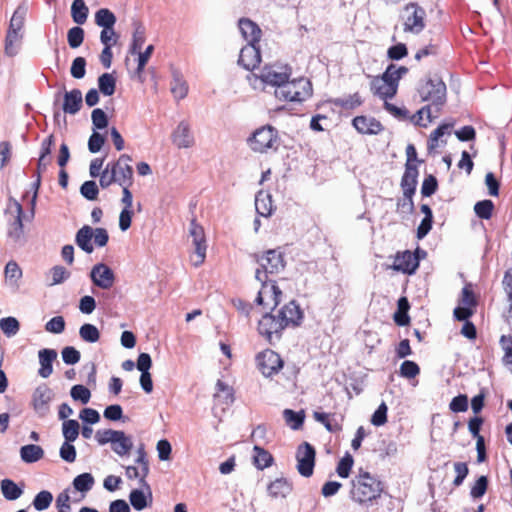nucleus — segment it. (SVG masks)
Masks as SVG:
<instances>
[{
	"label": "nucleus",
	"mask_w": 512,
	"mask_h": 512,
	"mask_svg": "<svg viewBox=\"0 0 512 512\" xmlns=\"http://www.w3.org/2000/svg\"><path fill=\"white\" fill-rule=\"evenodd\" d=\"M67 40L71 48H78L84 41V30L79 26L72 27L68 30Z\"/></svg>",
	"instance_id": "obj_53"
},
{
	"label": "nucleus",
	"mask_w": 512,
	"mask_h": 512,
	"mask_svg": "<svg viewBox=\"0 0 512 512\" xmlns=\"http://www.w3.org/2000/svg\"><path fill=\"white\" fill-rule=\"evenodd\" d=\"M21 35L19 31H15L14 29H8L6 38H5V54L13 57L18 53L19 46L17 43L20 41Z\"/></svg>",
	"instance_id": "obj_42"
},
{
	"label": "nucleus",
	"mask_w": 512,
	"mask_h": 512,
	"mask_svg": "<svg viewBox=\"0 0 512 512\" xmlns=\"http://www.w3.org/2000/svg\"><path fill=\"white\" fill-rule=\"evenodd\" d=\"M171 140L179 149H187L194 146L195 138L191 131L190 123L186 120L180 121L171 134Z\"/></svg>",
	"instance_id": "obj_17"
},
{
	"label": "nucleus",
	"mask_w": 512,
	"mask_h": 512,
	"mask_svg": "<svg viewBox=\"0 0 512 512\" xmlns=\"http://www.w3.org/2000/svg\"><path fill=\"white\" fill-rule=\"evenodd\" d=\"M79 336L87 343H95L100 339V331L95 325L85 323L79 329Z\"/></svg>",
	"instance_id": "obj_45"
},
{
	"label": "nucleus",
	"mask_w": 512,
	"mask_h": 512,
	"mask_svg": "<svg viewBox=\"0 0 512 512\" xmlns=\"http://www.w3.org/2000/svg\"><path fill=\"white\" fill-rule=\"evenodd\" d=\"M52 399V390L46 385L39 386L33 393V407L34 409L44 414L48 410V403Z\"/></svg>",
	"instance_id": "obj_26"
},
{
	"label": "nucleus",
	"mask_w": 512,
	"mask_h": 512,
	"mask_svg": "<svg viewBox=\"0 0 512 512\" xmlns=\"http://www.w3.org/2000/svg\"><path fill=\"white\" fill-rule=\"evenodd\" d=\"M353 126L362 134H378L382 130V125L374 118L357 116L353 119Z\"/></svg>",
	"instance_id": "obj_27"
},
{
	"label": "nucleus",
	"mask_w": 512,
	"mask_h": 512,
	"mask_svg": "<svg viewBox=\"0 0 512 512\" xmlns=\"http://www.w3.org/2000/svg\"><path fill=\"white\" fill-rule=\"evenodd\" d=\"M189 234L192 237V242L195 247V260L193 259L194 266L201 265L206 257V241L204 229L202 226L196 223L195 220H192L190 223Z\"/></svg>",
	"instance_id": "obj_15"
},
{
	"label": "nucleus",
	"mask_w": 512,
	"mask_h": 512,
	"mask_svg": "<svg viewBox=\"0 0 512 512\" xmlns=\"http://www.w3.org/2000/svg\"><path fill=\"white\" fill-rule=\"evenodd\" d=\"M8 211L15 213L14 220L9 224L8 237L16 243L22 242L24 238L22 205L16 199L10 198Z\"/></svg>",
	"instance_id": "obj_14"
},
{
	"label": "nucleus",
	"mask_w": 512,
	"mask_h": 512,
	"mask_svg": "<svg viewBox=\"0 0 512 512\" xmlns=\"http://www.w3.org/2000/svg\"><path fill=\"white\" fill-rule=\"evenodd\" d=\"M419 267V259L411 251L398 252L392 268L404 274L412 275Z\"/></svg>",
	"instance_id": "obj_19"
},
{
	"label": "nucleus",
	"mask_w": 512,
	"mask_h": 512,
	"mask_svg": "<svg viewBox=\"0 0 512 512\" xmlns=\"http://www.w3.org/2000/svg\"><path fill=\"white\" fill-rule=\"evenodd\" d=\"M82 103V92L79 89L66 91L63 96L62 109L64 113L74 115L80 111Z\"/></svg>",
	"instance_id": "obj_24"
},
{
	"label": "nucleus",
	"mask_w": 512,
	"mask_h": 512,
	"mask_svg": "<svg viewBox=\"0 0 512 512\" xmlns=\"http://www.w3.org/2000/svg\"><path fill=\"white\" fill-rule=\"evenodd\" d=\"M503 289L507 295L509 302V317L512 319V269L509 268L503 276L502 280Z\"/></svg>",
	"instance_id": "obj_58"
},
{
	"label": "nucleus",
	"mask_w": 512,
	"mask_h": 512,
	"mask_svg": "<svg viewBox=\"0 0 512 512\" xmlns=\"http://www.w3.org/2000/svg\"><path fill=\"white\" fill-rule=\"evenodd\" d=\"M133 448L132 437L118 430L111 443L112 451L120 457L128 456Z\"/></svg>",
	"instance_id": "obj_25"
},
{
	"label": "nucleus",
	"mask_w": 512,
	"mask_h": 512,
	"mask_svg": "<svg viewBox=\"0 0 512 512\" xmlns=\"http://www.w3.org/2000/svg\"><path fill=\"white\" fill-rule=\"evenodd\" d=\"M81 195L89 201L96 200L99 194V189L95 181H85L80 187Z\"/></svg>",
	"instance_id": "obj_54"
},
{
	"label": "nucleus",
	"mask_w": 512,
	"mask_h": 512,
	"mask_svg": "<svg viewBox=\"0 0 512 512\" xmlns=\"http://www.w3.org/2000/svg\"><path fill=\"white\" fill-rule=\"evenodd\" d=\"M71 497L69 490L66 489L58 494L56 498V508L58 512H70L71 510Z\"/></svg>",
	"instance_id": "obj_64"
},
{
	"label": "nucleus",
	"mask_w": 512,
	"mask_h": 512,
	"mask_svg": "<svg viewBox=\"0 0 512 512\" xmlns=\"http://www.w3.org/2000/svg\"><path fill=\"white\" fill-rule=\"evenodd\" d=\"M150 471L149 465H129L125 467V475L128 479H138L139 485L141 487H146L148 491H150V487L146 482V477L148 476ZM149 497H151V492H149Z\"/></svg>",
	"instance_id": "obj_28"
},
{
	"label": "nucleus",
	"mask_w": 512,
	"mask_h": 512,
	"mask_svg": "<svg viewBox=\"0 0 512 512\" xmlns=\"http://www.w3.org/2000/svg\"><path fill=\"white\" fill-rule=\"evenodd\" d=\"M290 74L291 68L288 65L274 64L265 66L261 70L259 78L263 83L279 88V85L289 79Z\"/></svg>",
	"instance_id": "obj_13"
},
{
	"label": "nucleus",
	"mask_w": 512,
	"mask_h": 512,
	"mask_svg": "<svg viewBox=\"0 0 512 512\" xmlns=\"http://www.w3.org/2000/svg\"><path fill=\"white\" fill-rule=\"evenodd\" d=\"M426 11L417 3L410 2L405 5L401 14L404 31L419 34L425 28Z\"/></svg>",
	"instance_id": "obj_7"
},
{
	"label": "nucleus",
	"mask_w": 512,
	"mask_h": 512,
	"mask_svg": "<svg viewBox=\"0 0 512 512\" xmlns=\"http://www.w3.org/2000/svg\"><path fill=\"white\" fill-rule=\"evenodd\" d=\"M259 282L262 284V287L256 297V303L258 305H266L267 307H271L273 310L276 309L281 301L282 291L272 279Z\"/></svg>",
	"instance_id": "obj_12"
},
{
	"label": "nucleus",
	"mask_w": 512,
	"mask_h": 512,
	"mask_svg": "<svg viewBox=\"0 0 512 512\" xmlns=\"http://www.w3.org/2000/svg\"><path fill=\"white\" fill-rule=\"evenodd\" d=\"M53 501V495L47 490L40 491L33 499V506L37 511L49 508Z\"/></svg>",
	"instance_id": "obj_51"
},
{
	"label": "nucleus",
	"mask_w": 512,
	"mask_h": 512,
	"mask_svg": "<svg viewBox=\"0 0 512 512\" xmlns=\"http://www.w3.org/2000/svg\"><path fill=\"white\" fill-rule=\"evenodd\" d=\"M129 500L132 507L137 511H141L148 506L147 496L141 489H133L130 492Z\"/></svg>",
	"instance_id": "obj_50"
},
{
	"label": "nucleus",
	"mask_w": 512,
	"mask_h": 512,
	"mask_svg": "<svg viewBox=\"0 0 512 512\" xmlns=\"http://www.w3.org/2000/svg\"><path fill=\"white\" fill-rule=\"evenodd\" d=\"M418 169L415 164H405V171L401 179L403 194L414 195L417 186Z\"/></svg>",
	"instance_id": "obj_23"
},
{
	"label": "nucleus",
	"mask_w": 512,
	"mask_h": 512,
	"mask_svg": "<svg viewBox=\"0 0 512 512\" xmlns=\"http://www.w3.org/2000/svg\"><path fill=\"white\" fill-rule=\"evenodd\" d=\"M453 123H443L439 125L431 134L428 139L427 147L429 151L434 150L438 147L439 139L445 134L450 133V129L453 127Z\"/></svg>",
	"instance_id": "obj_43"
},
{
	"label": "nucleus",
	"mask_w": 512,
	"mask_h": 512,
	"mask_svg": "<svg viewBox=\"0 0 512 512\" xmlns=\"http://www.w3.org/2000/svg\"><path fill=\"white\" fill-rule=\"evenodd\" d=\"M248 141L253 151L265 152L267 149L275 147L277 130L269 125L261 127L252 134Z\"/></svg>",
	"instance_id": "obj_8"
},
{
	"label": "nucleus",
	"mask_w": 512,
	"mask_h": 512,
	"mask_svg": "<svg viewBox=\"0 0 512 512\" xmlns=\"http://www.w3.org/2000/svg\"><path fill=\"white\" fill-rule=\"evenodd\" d=\"M70 395L75 401H80L82 404H87L91 398L90 390L84 385H74L70 390Z\"/></svg>",
	"instance_id": "obj_52"
},
{
	"label": "nucleus",
	"mask_w": 512,
	"mask_h": 512,
	"mask_svg": "<svg viewBox=\"0 0 512 512\" xmlns=\"http://www.w3.org/2000/svg\"><path fill=\"white\" fill-rule=\"evenodd\" d=\"M351 498L359 503L375 500L383 490L381 482L368 472L361 473L351 482Z\"/></svg>",
	"instance_id": "obj_2"
},
{
	"label": "nucleus",
	"mask_w": 512,
	"mask_h": 512,
	"mask_svg": "<svg viewBox=\"0 0 512 512\" xmlns=\"http://www.w3.org/2000/svg\"><path fill=\"white\" fill-rule=\"evenodd\" d=\"M259 267L255 271L257 281H268L269 276L276 275L284 270L285 261L281 251L271 249L262 255H254Z\"/></svg>",
	"instance_id": "obj_3"
},
{
	"label": "nucleus",
	"mask_w": 512,
	"mask_h": 512,
	"mask_svg": "<svg viewBox=\"0 0 512 512\" xmlns=\"http://www.w3.org/2000/svg\"><path fill=\"white\" fill-rule=\"evenodd\" d=\"M259 370L265 377H272L283 367V360L280 355L271 349H266L256 356Z\"/></svg>",
	"instance_id": "obj_10"
},
{
	"label": "nucleus",
	"mask_w": 512,
	"mask_h": 512,
	"mask_svg": "<svg viewBox=\"0 0 512 512\" xmlns=\"http://www.w3.org/2000/svg\"><path fill=\"white\" fill-rule=\"evenodd\" d=\"M487 476H480L471 488L470 494L474 499H479L484 496L488 488Z\"/></svg>",
	"instance_id": "obj_56"
},
{
	"label": "nucleus",
	"mask_w": 512,
	"mask_h": 512,
	"mask_svg": "<svg viewBox=\"0 0 512 512\" xmlns=\"http://www.w3.org/2000/svg\"><path fill=\"white\" fill-rule=\"evenodd\" d=\"M333 103L342 109L351 110L362 104V99L359 93H354L352 95L344 96L341 98H336Z\"/></svg>",
	"instance_id": "obj_46"
},
{
	"label": "nucleus",
	"mask_w": 512,
	"mask_h": 512,
	"mask_svg": "<svg viewBox=\"0 0 512 512\" xmlns=\"http://www.w3.org/2000/svg\"><path fill=\"white\" fill-rule=\"evenodd\" d=\"M40 368L38 375L42 378H48L53 372V362L57 358V352L51 348H43L38 352Z\"/></svg>",
	"instance_id": "obj_22"
},
{
	"label": "nucleus",
	"mask_w": 512,
	"mask_h": 512,
	"mask_svg": "<svg viewBox=\"0 0 512 512\" xmlns=\"http://www.w3.org/2000/svg\"><path fill=\"white\" fill-rule=\"evenodd\" d=\"M315 448L308 442H303L297 448V470L303 477H310L315 466Z\"/></svg>",
	"instance_id": "obj_11"
},
{
	"label": "nucleus",
	"mask_w": 512,
	"mask_h": 512,
	"mask_svg": "<svg viewBox=\"0 0 512 512\" xmlns=\"http://www.w3.org/2000/svg\"><path fill=\"white\" fill-rule=\"evenodd\" d=\"M92 239L97 247L106 246L109 240L107 230L105 228H92L89 225H84L75 235L76 245L88 254H91L94 250Z\"/></svg>",
	"instance_id": "obj_5"
},
{
	"label": "nucleus",
	"mask_w": 512,
	"mask_h": 512,
	"mask_svg": "<svg viewBox=\"0 0 512 512\" xmlns=\"http://www.w3.org/2000/svg\"><path fill=\"white\" fill-rule=\"evenodd\" d=\"M283 417L287 425L293 430H298L301 428L305 420V414L302 410L296 412L291 409H285L283 411Z\"/></svg>",
	"instance_id": "obj_41"
},
{
	"label": "nucleus",
	"mask_w": 512,
	"mask_h": 512,
	"mask_svg": "<svg viewBox=\"0 0 512 512\" xmlns=\"http://www.w3.org/2000/svg\"><path fill=\"white\" fill-rule=\"evenodd\" d=\"M44 456V450L35 444L24 445L20 448V457L25 463H35Z\"/></svg>",
	"instance_id": "obj_34"
},
{
	"label": "nucleus",
	"mask_w": 512,
	"mask_h": 512,
	"mask_svg": "<svg viewBox=\"0 0 512 512\" xmlns=\"http://www.w3.org/2000/svg\"><path fill=\"white\" fill-rule=\"evenodd\" d=\"M80 433V425L77 420H65L62 423V434L65 442H74Z\"/></svg>",
	"instance_id": "obj_40"
},
{
	"label": "nucleus",
	"mask_w": 512,
	"mask_h": 512,
	"mask_svg": "<svg viewBox=\"0 0 512 512\" xmlns=\"http://www.w3.org/2000/svg\"><path fill=\"white\" fill-rule=\"evenodd\" d=\"M238 26L247 44L259 45L262 31L255 22L248 18H241L238 22Z\"/></svg>",
	"instance_id": "obj_21"
},
{
	"label": "nucleus",
	"mask_w": 512,
	"mask_h": 512,
	"mask_svg": "<svg viewBox=\"0 0 512 512\" xmlns=\"http://www.w3.org/2000/svg\"><path fill=\"white\" fill-rule=\"evenodd\" d=\"M90 279L95 286L108 290L115 283V274L108 265L97 263L90 271Z\"/></svg>",
	"instance_id": "obj_16"
},
{
	"label": "nucleus",
	"mask_w": 512,
	"mask_h": 512,
	"mask_svg": "<svg viewBox=\"0 0 512 512\" xmlns=\"http://www.w3.org/2000/svg\"><path fill=\"white\" fill-rule=\"evenodd\" d=\"M117 19L112 11L101 8L95 13V23L102 28H113Z\"/></svg>",
	"instance_id": "obj_39"
},
{
	"label": "nucleus",
	"mask_w": 512,
	"mask_h": 512,
	"mask_svg": "<svg viewBox=\"0 0 512 512\" xmlns=\"http://www.w3.org/2000/svg\"><path fill=\"white\" fill-rule=\"evenodd\" d=\"M438 188V181L435 176L428 175L424 178L421 186V194L423 197H430Z\"/></svg>",
	"instance_id": "obj_59"
},
{
	"label": "nucleus",
	"mask_w": 512,
	"mask_h": 512,
	"mask_svg": "<svg viewBox=\"0 0 512 512\" xmlns=\"http://www.w3.org/2000/svg\"><path fill=\"white\" fill-rule=\"evenodd\" d=\"M494 204L491 200L485 199L478 201L474 206L475 214L480 219L488 220L492 217Z\"/></svg>",
	"instance_id": "obj_49"
},
{
	"label": "nucleus",
	"mask_w": 512,
	"mask_h": 512,
	"mask_svg": "<svg viewBox=\"0 0 512 512\" xmlns=\"http://www.w3.org/2000/svg\"><path fill=\"white\" fill-rule=\"evenodd\" d=\"M313 417L317 422L323 424L329 432H338L341 430V425L338 421L335 418H330L327 413L316 411Z\"/></svg>",
	"instance_id": "obj_48"
},
{
	"label": "nucleus",
	"mask_w": 512,
	"mask_h": 512,
	"mask_svg": "<svg viewBox=\"0 0 512 512\" xmlns=\"http://www.w3.org/2000/svg\"><path fill=\"white\" fill-rule=\"evenodd\" d=\"M353 463V457L349 453H346L345 456L341 458L340 461L338 462L336 468L337 474L341 478H347L349 476Z\"/></svg>",
	"instance_id": "obj_57"
},
{
	"label": "nucleus",
	"mask_w": 512,
	"mask_h": 512,
	"mask_svg": "<svg viewBox=\"0 0 512 512\" xmlns=\"http://www.w3.org/2000/svg\"><path fill=\"white\" fill-rule=\"evenodd\" d=\"M130 162H132L131 156L122 154L118 160L107 164L116 179V183L121 187L132 186L133 184V168Z\"/></svg>",
	"instance_id": "obj_9"
},
{
	"label": "nucleus",
	"mask_w": 512,
	"mask_h": 512,
	"mask_svg": "<svg viewBox=\"0 0 512 512\" xmlns=\"http://www.w3.org/2000/svg\"><path fill=\"white\" fill-rule=\"evenodd\" d=\"M281 320L286 327H297L301 324L304 313L295 300L290 301L277 310Z\"/></svg>",
	"instance_id": "obj_18"
},
{
	"label": "nucleus",
	"mask_w": 512,
	"mask_h": 512,
	"mask_svg": "<svg viewBox=\"0 0 512 512\" xmlns=\"http://www.w3.org/2000/svg\"><path fill=\"white\" fill-rule=\"evenodd\" d=\"M89 9L84 0H74L71 4V17L78 25H83L88 18Z\"/></svg>",
	"instance_id": "obj_36"
},
{
	"label": "nucleus",
	"mask_w": 512,
	"mask_h": 512,
	"mask_svg": "<svg viewBox=\"0 0 512 512\" xmlns=\"http://www.w3.org/2000/svg\"><path fill=\"white\" fill-rule=\"evenodd\" d=\"M312 84L306 78H298L292 81L286 80L275 90V96L279 100L290 102H303L312 96Z\"/></svg>",
	"instance_id": "obj_4"
},
{
	"label": "nucleus",
	"mask_w": 512,
	"mask_h": 512,
	"mask_svg": "<svg viewBox=\"0 0 512 512\" xmlns=\"http://www.w3.org/2000/svg\"><path fill=\"white\" fill-rule=\"evenodd\" d=\"M419 96L422 101L429 102L428 105L422 107L417 115L419 121L426 116L427 120L431 122L437 118L442 107L446 103L447 88L446 84L437 75L431 76L426 79L418 88Z\"/></svg>",
	"instance_id": "obj_1"
},
{
	"label": "nucleus",
	"mask_w": 512,
	"mask_h": 512,
	"mask_svg": "<svg viewBox=\"0 0 512 512\" xmlns=\"http://www.w3.org/2000/svg\"><path fill=\"white\" fill-rule=\"evenodd\" d=\"M94 482V477L90 473H82L74 478L73 486L75 490L84 494L92 489Z\"/></svg>",
	"instance_id": "obj_44"
},
{
	"label": "nucleus",
	"mask_w": 512,
	"mask_h": 512,
	"mask_svg": "<svg viewBox=\"0 0 512 512\" xmlns=\"http://www.w3.org/2000/svg\"><path fill=\"white\" fill-rule=\"evenodd\" d=\"M50 274L52 281L49 285L51 286L60 284L70 277V272L65 267L59 265L51 268Z\"/></svg>",
	"instance_id": "obj_61"
},
{
	"label": "nucleus",
	"mask_w": 512,
	"mask_h": 512,
	"mask_svg": "<svg viewBox=\"0 0 512 512\" xmlns=\"http://www.w3.org/2000/svg\"><path fill=\"white\" fill-rule=\"evenodd\" d=\"M0 329L8 338H10L19 332L20 323L15 317H4L0 320Z\"/></svg>",
	"instance_id": "obj_47"
},
{
	"label": "nucleus",
	"mask_w": 512,
	"mask_h": 512,
	"mask_svg": "<svg viewBox=\"0 0 512 512\" xmlns=\"http://www.w3.org/2000/svg\"><path fill=\"white\" fill-rule=\"evenodd\" d=\"M98 88L104 96H112L116 90V78L110 73L98 77Z\"/></svg>",
	"instance_id": "obj_38"
},
{
	"label": "nucleus",
	"mask_w": 512,
	"mask_h": 512,
	"mask_svg": "<svg viewBox=\"0 0 512 512\" xmlns=\"http://www.w3.org/2000/svg\"><path fill=\"white\" fill-rule=\"evenodd\" d=\"M260 61L261 53L259 45L247 44L241 49L238 63L246 70L255 69Z\"/></svg>",
	"instance_id": "obj_20"
},
{
	"label": "nucleus",
	"mask_w": 512,
	"mask_h": 512,
	"mask_svg": "<svg viewBox=\"0 0 512 512\" xmlns=\"http://www.w3.org/2000/svg\"><path fill=\"white\" fill-rule=\"evenodd\" d=\"M22 276V270L15 261H9L5 266V277L11 283H16Z\"/></svg>",
	"instance_id": "obj_63"
},
{
	"label": "nucleus",
	"mask_w": 512,
	"mask_h": 512,
	"mask_svg": "<svg viewBox=\"0 0 512 512\" xmlns=\"http://www.w3.org/2000/svg\"><path fill=\"white\" fill-rule=\"evenodd\" d=\"M253 452V463L258 469L263 470L272 465L273 457L267 450L255 445Z\"/></svg>",
	"instance_id": "obj_37"
},
{
	"label": "nucleus",
	"mask_w": 512,
	"mask_h": 512,
	"mask_svg": "<svg viewBox=\"0 0 512 512\" xmlns=\"http://www.w3.org/2000/svg\"><path fill=\"white\" fill-rule=\"evenodd\" d=\"M70 73L76 79H82L86 74V60L84 57H76L72 61Z\"/></svg>",
	"instance_id": "obj_60"
},
{
	"label": "nucleus",
	"mask_w": 512,
	"mask_h": 512,
	"mask_svg": "<svg viewBox=\"0 0 512 512\" xmlns=\"http://www.w3.org/2000/svg\"><path fill=\"white\" fill-rule=\"evenodd\" d=\"M285 326L276 309L266 312L258 323V331L260 335L265 337L270 344L279 341Z\"/></svg>",
	"instance_id": "obj_6"
},
{
	"label": "nucleus",
	"mask_w": 512,
	"mask_h": 512,
	"mask_svg": "<svg viewBox=\"0 0 512 512\" xmlns=\"http://www.w3.org/2000/svg\"><path fill=\"white\" fill-rule=\"evenodd\" d=\"M91 119L95 129L102 130L108 126V117L100 108H96L92 111Z\"/></svg>",
	"instance_id": "obj_62"
},
{
	"label": "nucleus",
	"mask_w": 512,
	"mask_h": 512,
	"mask_svg": "<svg viewBox=\"0 0 512 512\" xmlns=\"http://www.w3.org/2000/svg\"><path fill=\"white\" fill-rule=\"evenodd\" d=\"M171 92L177 100L184 99L188 93V85L179 71H173Z\"/></svg>",
	"instance_id": "obj_29"
},
{
	"label": "nucleus",
	"mask_w": 512,
	"mask_h": 512,
	"mask_svg": "<svg viewBox=\"0 0 512 512\" xmlns=\"http://www.w3.org/2000/svg\"><path fill=\"white\" fill-rule=\"evenodd\" d=\"M371 90L375 95L384 100L393 98L397 93L396 85L392 86L377 79L376 77L371 82Z\"/></svg>",
	"instance_id": "obj_31"
},
{
	"label": "nucleus",
	"mask_w": 512,
	"mask_h": 512,
	"mask_svg": "<svg viewBox=\"0 0 512 512\" xmlns=\"http://www.w3.org/2000/svg\"><path fill=\"white\" fill-rule=\"evenodd\" d=\"M255 209L260 216L267 217L272 213L271 195L264 191H259L255 197Z\"/></svg>",
	"instance_id": "obj_32"
},
{
	"label": "nucleus",
	"mask_w": 512,
	"mask_h": 512,
	"mask_svg": "<svg viewBox=\"0 0 512 512\" xmlns=\"http://www.w3.org/2000/svg\"><path fill=\"white\" fill-rule=\"evenodd\" d=\"M420 373L418 364L414 361L405 360L400 366V375L404 378L411 379Z\"/></svg>",
	"instance_id": "obj_55"
},
{
	"label": "nucleus",
	"mask_w": 512,
	"mask_h": 512,
	"mask_svg": "<svg viewBox=\"0 0 512 512\" xmlns=\"http://www.w3.org/2000/svg\"><path fill=\"white\" fill-rule=\"evenodd\" d=\"M146 40V29L142 23L135 22L134 23V32L132 35V41L129 47V53L134 55L139 53V50L142 49L143 44Z\"/></svg>",
	"instance_id": "obj_30"
},
{
	"label": "nucleus",
	"mask_w": 512,
	"mask_h": 512,
	"mask_svg": "<svg viewBox=\"0 0 512 512\" xmlns=\"http://www.w3.org/2000/svg\"><path fill=\"white\" fill-rule=\"evenodd\" d=\"M0 489L4 498L8 501L17 500L23 494V489L19 487L13 480L8 478L3 479L0 482Z\"/></svg>",
	"instance_id": "obj_33"
},
{
	"label": "nucleus",
	"mask_w": 512,
	"mask_h": 512,
	"mask_svg": "<svg viewBox=\"0 0 512 512\" xmlns=\"http://www.w3.org/2000/svg\"><path fill=\"white\" fill-rule=\"evenodd\" d=\"M292 490V485L284 478L276 479L268 486V493L273 498H285Z\"/></svg>",
	"instance_id": "obj_35"
}]
</instances>
